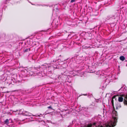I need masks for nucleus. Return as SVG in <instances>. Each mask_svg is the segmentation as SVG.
Listing matches in <instances>:
<instances>
[{"label": "nucleus", "mask_w": 127, "mask_h": 127, "mask_svg": "<svg viewBox=\"0 0 127 127\" xmlns=\"http://www.w3.org/2000/svg\"><path fill=\"white\" fill-rule=\"evenodd\" d=\"M57 59H54L53 61V62L55 63L57 62L56 63L55 66L58 65H60V63L58 62H59V59L57 57H56Z\"/></svg>", "instance_id": "7"}, {"label": "nucleus", "mask_w": 127, "mask_h": 127, "mask_svg": "<svg viewBox=\"0 0 127 127\" xmlns=\"http://www.w3.org/2000/svg\"><path fill=\"white\" fill-rule=\"evenodd\" d=\"M36 5V6H40V5H42L37 4Z\"/></svg>", "instance_id": "26"}, {"label": "nucleus", "mask_w": 127, "mask_h": 127, "mask_svg": "<svg viewBox=\"0 0 127 127\" xmlns=\"http://www.w3.org/2000/svg\"><path fill=\"white\" fill-rule=\"evenodd\" d=\"M124 102L125 104L127 105V96L124 99Z\"/></svg>", "instance_id": "12"}, {"label": "nucleus", "mask_w": 127, "mask_h": 127, "mask_svg": "<svg viewBox=\"0 0 127 127\" xmlns=\"http://www.w3.org/2000/svg\"><path fill=\"white\" fill-rule=\"evenodd\" d=\"M12 82H11V83H9V84H12Z\"/></svg>", "instance_id": "30"}, {"label": "nucleus", "mask_w": 127, "mask_h": 127, "mask_svg": "<svg viewBox=\"0 0 127 127\" xmlns=\"http://www.w3.org/2000/svg\"><path fill=\"white\" fill-rule=\"evenodd\" d=\"M86 117H88L89 116V112L88 111H85L83 114Z\"/></svg>", "instance_id": "8"}, {"label": "nucleus", "mask_w": 127, "mask_h": 127, "mask_svg": "<svg viewBox=\"0 0 127 127\" xmlns=\"http://www.w3.org/2000/svg\"><path fill=\"white\" fill-rule=\"evenodd\" d=\"M18 91H19L21 92V90H18Z\"/></svg>", "instance_id": "31"}, {"label": "nucleus", "mask_w": 127, "mask_h": 127, "mask_svg": "<svg viewBox=\"0 0 127 127\" xmlns=\"http://www.w3.org/2000/svg\"><path fill=\"white\" fill-rule=\"evenodd\" d=\"M13 122V121L11 120V123H12Z\"/></svg>", "instance_id": "28"}, {"label": "nucleus", "mask_w": 127, "mask_h": 127, "mask_svg": "<svg viewBox=\"0 0 127 127\" xmlns=\"http://www.w3.org/2000/svg\"><path fill=\"white\" fill-rule=\"evenodd\" d=\"M78 74L77 73L74 74L73 73V74L74 76H75L76 75H77Z\"/></svg>", "instance_id": "19"}, {"label": "nucleus", "mask_w": 127, "mask_h": 127, "mask_svg": "<svg viewBox=\"0 0 127 127\" xmlns=\"http://www.w3.org/2000/svg\"><path fill=\"white\" fill-rule=\"evenodd\" d=\"M24 116H34L35 117H39L42 116L43 115L41 114L40 115H38L37 114L35 115H33L32 113L26 111H24L22 112Z\"/></svg>", "instance_id": "3"}, {"label": "nucleus", "mask_w": 127, "mask_h": 127, "mask_svg": "<svg viewBox=\"0 0 127 127\" xmlns=\"http://www.w3.org/2000/svg\"><path fill=\"white\" fill-rule=\"evenodd\" d=\"M48 108L52 109V107L51 106H49L48 107Z\"/></svg>", "instance_id": "20"}, {"label": "nucleus", "mask_w": 127, "mask_h": 127, "mask_svg": "<svg viewBox=\"0 0 127 127\" xmlns=\"http://www.w3.org/2000/svg\"><path fill=\"white\" fill-rule=\"evenodd\" d=\"M9 81H12L13 80L12 79H9Z\"/></svg>", "instance_id": "24"}, {"label": "nucleus", "mask_w": 127, "mask_h": 127, "mask_svg": "<svg viewBox=\"0 0 127 127\" xmlns=\"http://www.w3.org/2000/svg\"><path fill=\"white\" fill-rule=\"evenodd\" d=\"M51 63H52V64H53V63H52V62H51Z\"/></svg>", "instance_id": "32"}, {"label": "nucleus", "mask_w": 127, "mask_h": 127, "mask_svg": "<svg viewBox=\"0 0 127 127\" xmlns=\"http://www.w3.org/2000/svg\"><path fill=\"white\" fill-rule=\"evenodd\" d=\"M110 82V80L108 79H106L105 81V83L104 84V85L102 86V88H101L103 89H104L105 87H106V85H108Z\"/></svg>", "instance_id": "6"}, {"label": "nucleus", "mask_w": 127, "mask_h": 127, "mask_svg": "<svg viewBox=\"0 0 127 127\" xmlns=\"http://www.w3.org/2000/svg\"><path fill=\"white\" fill-rule=\"evenodd\" d=\"M56 9L57 10V11H58V10H59L58 8H56Z\"/></svg>", "instance_id": "25"}, {"label": "nucleus", "mask_w": 127, "mask_h": 127, "mask_svg": "<svg viewBox=\"0 0 127 127\" xmlns=\"http://www.w3.org/2000/svg\"><path fill=\"white\" fill-rule=\"evenodd\" d=\"M29 118V119H30V118H31V119H33V118H32V117H30V118Z\"/></svg>", "instance_id": "27"}, {"label": "nucleus", "mask_w": 127, "mask_h": 127, "mask_svg": "<svg viewBox=\"0 0 127 127\" xmlns=\"http://www.w3.org/2000/svg\"><path fill=\"white\" fill-rule=\"evenodd\" d=\"M123 98L122 97H118V101L120 102H122L123 100Z\"/></svg>", "instance_id": "9"}, {"label": "nucleus", "mask_w": 127, "mask_h": 127, "mask_svg": "<svg viewBox=\"0 0 127 127\" xmlns=\"http://www.w3.org/2000/svg\"><path fill=\"white\" fill-rule=\"evenodd\" d=\"M61 75H60L58 77V78L61 80V81L63 82L66 81V79H67V75L64 74L63 73H61Z\"/></svg>", "instance_id": "5"}, {"label": "nucleus", "mask_w": 127, "mask_h": 127, "mask_svg": "<svg viewBox=\"0 0 127 127\" xmlns=\"http://www.w3.org/2000/svg\"><path fill=\"white\" fill-rule=\"evenodd\" d=\"M106 112H105V114L106 115ZM104 113H105V112H104H104H103V114H104Z\"/></svg>", "instance_id": "23"}, {"label": "nucleus", "mask_w": 127, "mask_h": 127, "mask_svg": "<svg viewBox=\"0 0 127 127\" xmlns=\"http://www.w3.org/2000/svg\"><path fill=\"white\" fill-rule=\"evenodd\" d=\"M67 66V65L66 63H65L64 64L62 65L61 66L63 67L65 69L66 67V66Z\"/></svg>", "instance_id": "14"}, {"label": "nucleus", "mask_w": 127, "mask_h": 127, "mask_svg": "<svg viewBox=\"0 0 127 127\" xmlns=\"http://www.w3.org/2000/svg\"><path fill=\"white\" fill-rule=\"evenodd\" d=\"M67 81L69 83H70L71 82V80H69Z\"/></svg>", "instance_id": "21"}, {"label": "nucleus", "mask_w": 127, "mask_h": 127, "mask_svg": "<svg viewBox=\"0 0 127 127\" xmlns=\"http://www.w3.org/2000/svg\"><path fill=\"white\" fill-rule=\"evenodd\" d=\"M87 94H83L81 95H87Z\"/></svg>", "instance_id": "22"}, {"label": "nucleus", "mask_w": 127, "mask_h": 127, "mask_svg": "<svg viewBox=\"0 0 127 127\" xmlns=\"http://www.w3.org/2000/svg\"><path fill=\"white\" fill-rule=\"evenodd\" d=\"M126 66H127V64H126Z\"/></svg>", "instance_id": "33"}, {"label": "nucleus", "mask_w": 127, "mask_h": 127, "mask_svg": "<svg viewBox=\"0 0 127 127\" xmlns=\"http://www.w3.org/2000/svg\"><path fill=\"white\" fill-rule=\"evenodd\" d=\"M81 58L82 57L79 55L75 56L72 57V61L74 60V62L78 64L80 63L82 61Z\"/></svg>", "instance_id": "4"}, {"label": "nucleus", "mask_w": 127, "mask_h": 127, "mask_svg": "<svg viewBox=\"0 0 127 127\" xmlns=\"http://www.w3.org/2000/svg\"><path fill=\"white\" fill-rule=\"evenodd\" d=\"M94 119V122L85 124L82 125L81 127H103V123L101 122V119L98 117H95L93 119Z\"/></svg>", "instance_id": "2"}, {"label": "nucleus", "mask_w": 127, "mask_h": 127, "mask_svg": "<svg viewBox=\"0 0 127 127\" xmlns=\"http://www.w3.org/2000/svg\"><path fill=\"white\" fill-rule=\"evenodd\" d=\"M98 14V12L97 11H96L95 12V14L93 15L96 16Z\"/></svg>", "instance_id": "16"}, {"label": "nucleus", "mask_w": 127, "mask_h": 127, "mask_svg": "<svg viewBox=\"0 0 127 127\" xmlns=\"http://www.w3.org/2000/svg\"><path fill=\"white\" fill-rule=\"evenodd\" d=\"M73 121H72V123H73Z\"/></svg>", "instance_id": "34"}, {"label": "nucleus", "mask_w": 127, "mask_h": 127, "mask_svg": "<svg viewBox=\"0 0 127 127\" xmlns=\"http://www.w3.org/2000/svg\"><path fill=\"white\" fill-rule=\"evenodd\" d=\"M5 34L4 33H2L0 34V38H4L5 37Z\"/></svg>", "instance_id": "10"}, {"label": "nucleus", "mask_w": 127, "mask_h": 127, "mask_svg": "<svg viewBox=\"0 0 127 127\" xmlns=\"http://www.w3.org/2000/svg\"><path fill=\"white\" fill-rule=\"evenodd\" d=\"M120 59L121 61H123L125 60V59L124 57L123 56H121L120 57Z\"/></svg>", "instance_id": "13"}, {"label": "nucleus", "mask_w": 127, "mask_h": 127, "mask_svg": "<svg viewBox=\"0 0 127 127\" xmlns=\"http://www.w3.org/2000/svg\"><path fill=\"white\" fill-rule=\"evenodd\" d=\"M30 50V49H25L24 50V52H27L28 51H29Z\"/></svg>", "instance_id": "17"}, {"label": "nucleus", "mask_w": 127, "mask_h": 127, "mask_svg": "<svg viewBox=\"0 0 127 127\" xmlns=\"http://www.w3.org/2000/svg\"><path fill=\"white\" fill-rule=\"evenodd\" d=\"M31 4H32V5H35L34 4H32V3H31Z\"/></svg>", "instance_id": "29"}, {"label": "nucleus", "mask_w": 127, "mask_h": 127, "mask_svg": "<svg viewBox=\"0 0 127 127\" xmlns=\"http://www.w3.org/2000/svg\"><path fill=\"white\" fill-rule=\"evenodd\" d=\"M9 120L8 119H7L4 121V122L5 124L8 125L9 123Z\"/></svg>", "instance_id": "11"}, {"label": "nucleus", "mask_w": 127, "mask_h": 127, "mask_svg": "<svg viewBox=\"0 0 127 127\" xmlns=\"http://www.w3.org/2000/svg\"><path fill=\"white\" fill-rule=\"evenodd\" d=\"M75 0H71L70 1V2H73Z\"/></svg>", "instance_id": "18"}, {"label": "nucleus", "mask_w": 127, "mask_h": 127, "mask_svg": "<svg viewBox=\"0 0 127 127\" xmlns=\"http://www.w3.org/2000/svg\"><path fill=\"white\" fill-rule=\"evenodd\" d=\"M49 65V64H44L41 66H39L38 67H34V71H30L29 73L31 76L32 75L33 76L37 75L39 76L38 77H42L44 75H47L49 72H51L52 68H57L56 66L52 67L51 66H50Z\"/></svg>", "instance_id": "1"}, {"label": "nucleus", "mask_w": 127, "mask_h": 127, "mask_svg": "<svg viewBox=\"0 0 127 127\" xmlns=\"http://www.w3.org/2000/svg\"><path fill=\"white\" fill-rule=\"evenodd\" d=\"M121 107V105L120 104H118L116 105V108L118 109L119 108H120Z\"/></svg>", "instance_id": "15"}]
</instances>
